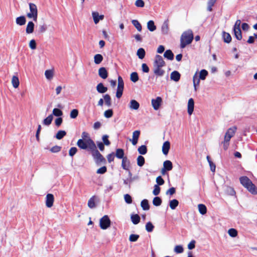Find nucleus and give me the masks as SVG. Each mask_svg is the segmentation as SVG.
I'll return each instance as SVG.
<instances>
[{"label":"nucleus","mask_w":257,"mask_h":257,"mask_svg":"<svg viewBox=\"0 0 257 257\" xmlns=\"http://www.w3.org/2000/svg\"><path fill=\"white\" fill-rule=\"evenodd\" d=\"M193 39V35L191 30L184 32L181 37L180 48H184L187 45L191 44Z\"/></svg>","instance_id":"f257e3e1"},{"label":"nucleus","mask_w":257,"mask_h":257,"mask_svg":"<svg viewBox=\"0 0 257 257\" xmlns=\"http://www.w3.org/2000/svg\"><path fill=\"white\" fill-rule=\"evenodd\" d=\"M77 145L81 149H87L90 152L92 150V149H91L93 148L92 145L94 147L96 146L94 141L90 138L85 140L83 139H79L77 142Z\"/></svg>","instance_id":"f03ea898"},{"label":"nucleus","mask_w":257,"mask_h":257,"mask_svg":"<svg viewBox=\"0 0 257 257\" xmlns=\"http://www.w3.org/2000/svg\"><path fill=\"white\" fill-rule=\"evenodd\" d=\"M93 148H91L92 150L91 151L92 156L97 165H100L101 163L105 164L106 160L103 157V156L100 153L98 150L96 148V146H93Z\"/></svg>","instance_id":"7ed1b4c3"},{"label":"nucleus","mask_w":257,"mask_h":257,"mask_svg":"<svg viewBox=\"0 0 257 257\" xmlns=\"http://www.w3.org/2000/svg\"><path fill=\"white\" fill-rule=\"evenodd\" d=\"M29 5L30 12L27 14V17L29 18H33L34 21H36L38 16L37 6L33 3H29Z\"/></svg>","instance_id":"20e7f679"},{"label":"nucleus","mask_w":257,"mask_h":257,"mask_svg":"<svg viewBox=\"0 0 257 257\" xmlns=\"http://www.w3.org/2000/svg\"><path fill=\"white\" fill-rule=\"evenodd\" d=\"M100 227L102 229H106L110 225V220L109 217L105 215L100 219Z\"/></svg>","instance_id":"39448f33"},{"label":"nucleus","mask_w":257,"mask_h":257,"mask_svg":"<svg viewBox=\"0 0 257 257\" xmlns=\"http://www.w3.org/2000/svg\"><path fill=\"white\" fill-rule=\"evenodd\" d=\"M165 65V62L162 57L160 55H157L154 63V67H162Z\"/></svg>","instance_id":"423d86ee"},{"label":"nucleus","mask_w":257,"mask_h":257,"mask_svg":"<svg viewBox=\"0 0 257 257\" xmlns=\"http://www.w3.org/2000/svg\"><path fill=\"white\" fill-rule=\"evenodd\" d=\"M236 130V127L235 126L229 128L226 132L224 139L230 141V139L234 136Z\"/></svg>","instance_id":"0eeeda50"},{"label":"nucleus","mask_w":257,"mask_h":257,"mask_svg":"<svg viewBox=\"0 0 257 257\" xmlns=\"http://www.w3.org/2000/svg\"><path fill=\"white\" fill-rule=\"evenodd\" d=\"M162 101V98L159 96L157 97L156 99L152 100V104L155 110H157L159 108Z\"/></svg>","instance_id":"6e6552de"},{"label":"nucleus","mask_w":257,"mask_h":257,"mask_svg":"<svg viewBox=\"0 0 257 257\" xmlns=\"http://www.w3.org/2000/svg\"><path fill=\"white\" fill-rule=\"evenodd\" d=\"M54 197L52 194H48L46 197V205L47 207H51L54 203Z\"/></svg>","instance_id":"1a4fd4ad"},{"label":"nucleus","mask_w":257,"mask_h":257,"mask_svg":"<svg viewBox=\"0 0 257 257\" xmlns=\"http://www.w3.org/2000/svg\"><path fill=\"white\" fill-rule=\"evenodd\" d=\"M92 16L94 21V22L95 24H97L99 23L100 20H102L104 19V15H99V13L97 12H92Z\"/></svg>","instance_id":"9d476101"},{"label":"nucleus","mask_w":257,"mask_h":257,"mask_svg":"<svg viewBox=\"0 0 257 257\" xmlns=\"http://www.w3.org/2000/svg\"><path fill=\"white\" fill-rule=\"evenodd\" d=\"M161 32L163 35H167L169 32V21L165 20L161 27Z\"/></svg>","instance_id":"9b49d317"},{"label":"nucleus","mask_w":257,"mask_h":257,"mask_svg":"<svg viewBox=\"0 0 257 257\" xmlns=\"http://www.w3.org/2000/svg\"><path fill=\"white\" fill-rule=\"evenodd\" d=\"M98 75L102 79H105L108 77V72L105 67H100L98 70Z\"/></svg>","instance_id":"f8f14e48"},{"label":"nucleus","mask_w":257,"mask_h":257,"mask_svg":"<svg viewBox=\"0 0 257 257\" xmlns=\"http://www.w3.org/2000/svg\"><path fill=\"white\" fill-rule=\"evenodd\" d=\"M194 101L193 98H191L189 99L188 102V113L189 115H191L194 110Z\"/></svg>","instance_id":"ddd939ff"},{"label":"nucleus","mask_w":257,"mask_h":257,"mask_svg":"<svg viewBox=\"0 0 257 257\" xmlns=\"http://www.w3.org/2000/svg\"><path fill=\"white\" fill-rule=\"evenodd\" d=\"M181 75L180 73L177 71H174L171 73L170 78L171 79L175 81L178 82L180 79Z\"/></svg>","instance_id":"4468645a"},{"label":"nucleus","mask_w":257,"mask_h":257,"mask_svg":"<svg viewBox=\"0 0 257 257\" xmlns=\"http://www.w3.org/2000/svg\"><path fill=\"white\" fill-rule=\"evenodd\" d=\"M240 183L245 188L248 186L249 183H251V180L246 176H242L239 178Z\"/></svg>","instance_id":"2eb2a0df"},{"label":"nucleus","mask_w":257,"mask_h":257,"mask_svg":"<svg viewBox=\"0 0 257 257\" xmlns=\"http://www.w3.org/2000/svg\"><path fill=\"white\" fill-rule=\"evenodd\" d=\"M140 135V131H135L133 132V139L132 140V143L133 145H136L138 141V139Z\"/></svg>","instance_id":"dca6fc26"},{"label":"nucleus","mask_w":257,"mask_h":257,"mask_svg":"<svg viewBox=\"0 0 257 257\" xmlns=\"http://www.w3.org/2000/svg\"><path fill=\"white\" fill-rule=\"evenodd\" d=\"M170 148V143L169 141H166L164 143L162 147V152L165 155H167Z\"/></svg>","instance_id":"f3484780"},{"label":"nucleus","mask_w":257,"mask_h":257,"mask_svg":"<svg viewBox=\"0 0 257 257\" xmlns=\"http://www.w3.org/2000/svg\"><path fill=\"white\" fill-rule=\"evenodd\" d=\"M245 188L252 194H257V188L255 187V186L252 183V182H251V183H249L248 186L246 187Z\"/></svg>","instance_id":"a211bd4d"},{"label":"nucleus","mask_w":257,"mask_h":257,"mask_svg":"<svg viewBox=\"0 0 257 257\" xmlns=\"http://www.w3.org/2000/svg\"><path fill=\"white\" fill-rule=\"evenodd\" d=\"M34 23L32 21L29 22L26 29V33L32 34V33H33L34 30Z\"/></svg>","instance_id":"6ab92c4d"},{"label":"nucleus","mask_w":257,"mask_h":257,"mask_svg":"<svg viewBox=\"0 0 257 257\" xmlns=\"http://www.w3.org/2000/svg\"><path fill=\"white\" fill-rule=\"evenodd\" d=\"M162 67H154V73L157 76V77H161L164 75L165 71L161 69Z\"/></svg>","instance_id":"aec40b11"},{"label":"nucleus","mask_w":257,"mask_h":257,"mask_svg":"<svg viewBox=\"0 0 257 257\" xmlns=\"http://www.w3.org/2000/svg\"><path fill=\"white\" fill-rule=\"evenodd\" d=\"M96 90L99 93H104L107 91V88L102 83H99L96 86Z\"/></svg>","instance_id":"412c9836"},{"label":"nucleus","mask_w":257,"mask_h":257,"mask_svg":"<svg viewBox=\"0 0 257 257\" xmlns=\"http://www.w3.org/2000/svg\"><path fill=\"white\" fill-rule=\"evenodd\" d=\"M222 38L223 39V41L226 43H229L231 41V35L227 32L223 31L222 32Z\"/></svg>","instance_id":"4be33fe9"},{"label":"nucleus","mask_w":257,"mask_h":257,"mask_svg":"<svg viewBox=\"0 0 257 257\" xmlns=\"http://www.w3.org/2000/svg\"><path fill=\"white\" fill-rule=\"evenodd\" d=\"M164 56L165 58L169 60H172L174 59V55L171 50H167L164 52Z\"/></svg>","instance_id":"5701e85b"},{"label":"nucleus","mask_w":257,"mask_h":257,"mask_svg":"<svg viewBox=\"0 0 257 257\" xmlns=\"http://www.w3.org/2000/svg\"><path fill=\"white\" fill-rule=\"evenodd\" d=\"M140 107L139 103L136 100H131L130 103V108L132 109L137 110Z\"/></svg>","instance_id":"b1692460"},{"label":"nucleus","mask_w":257,"mask_h":257,"mask_svg":"<svg viewBox=\"0 0 257 257\" xmlns=\"http://www.w3.org/2000/svg\"><path fill=\"white\" fill-rule=\"evenodd\" d=\"M147 28L151 32H154L156 30L157 27L155 26L154 22L153 21L150 20L147 23Z\"/></svg>","instance_id":"393cba45"},{"label":"nucleus","mask_w":257,"mask_h":257,"mask_svg":"<svg viewBox=\"0 0 257 257\" xmlns=\"http://www.w3.org/2000/svg\"><path fill=\"white\" fill-rule=\"evenodd\" d=\"M163 168L168 171H171L173 168L172 163L169 160L165 161L163 163Z\"/></svg>","instance_id":"a878e982"},{"label":"nucleus","mask_w":257,"mask_h":257,"mask_svg":"<svg viewBox=\"0 0 257 257\" xmlns=\"http://www.w3.org/2000/svg\"><path fill=\"white\" fill-rule=\"evenodd\" d=\"M97 198V197L95 196H93L91 197L88 201V206L90 208H94L95 207L96 205L95 203V200Z\"/></svg>","instance_id":"bb28decb"},{"label":"nucleus","mask_w":257,"mask_h":257,"mask_svg":"<svg viewBox=\"0 0 257 257\" xmlns=\"http://www.w3.org/2000/svg\"><path fill=\"white\" fill-rule=\"evenodd\" d=\"M26 22V18L25 16H22L17 18L16 22V24L20 26H23L25 24Z\"/></svg>","instance_id":"cd10ccee"},{"label":"nucleus","mask_w":257,"mask_h":257,"mask_svg":"<svg viewBox=\"0 0 257 257\" xmlns=\"http://www.w3.org/2000/svg\"><path fill=\"white\" fill-rule=\"evenodd\" d=\"M103 57L101 54H97L94 56V62L95 64H99L101 63Z\"/></svg>","instance_id":"c85d7f7f"},{"label":"nucleus","mask_w":257,"mask_h":257,"mask_svg":"<svg viewBox=\"0 0 257 257\" xmlns=\"http://www.w3.org/2000/svg\"><path fill=\"white\" fill-rule=\"evenodd\" d=\"M141 206L144 210H148L150 209L149 201L147 199H143L141 201Z\"/></svg>","instance_id":"c756f323"},{"label":"nucleus","mask_w":257,"mask_h":257,"mask_svg":"<svg viewBox=\"0 0 257 257\" xmlns=\"http://www.w3.org/2000/svg\"><path fill=\"white\" fill-rule=\"evenodd\" d=\"M131 219L132 222L134 224H137L140 221V217L137 214H132L131 216Z\"/></svg>","instance_id":"7c9ffc66"},{"label":"nucleus","mask_w":257,"mask_h":257,"mask_svg":"<svg viewBox=\"0 0 257 257\" xmlns=\"http://www.w3.org/2000/svg\"><path fill=\"white\" fill-rule=\"evenodd\" d=\"M124 150L122 149H117L116 150L115 156L118 159L124 158Z\"/></svg>","instance_id":"2f4dec72"},{"label":"nucleus","mask_w":257,"mask_h":257,"mask_svg":"<svg viewBox=\"0 0 257 257\" xmlns=\"http://www.w3.org/2000/svg\"><path fill=\"white\" fill-rule=\"evenodd\" d=\"M178 205H179V201L176 199H174L172 200H170L169 202L170 207L172 210L175 209L176 208V207L178 206Z\"/></svg>","instance_id":"473e14b6"},{"label":"nucleus","mask_w":257,"mask_h":257,"mask_svg":"<svg viewBox=\"0 0 257 257\" xmlns=\"http://www.w3.org/2000/svg\"><path fill=\"white\" fill-rule=\"evenodd\" d=\"M234 35L238 40H241L242 39V34L241 29H233Z\"/></svg>","instance_id":"72a5a7b5"},{"label":"nucleus","mask_w":257,"mask_h":257,"mask_svg":"<svg viewBox=\"0 0 257 257\" xmlns=\"http://www.w3.org/2000/svg\"><path fill=\"white\" fill-rule=\"evenodd\" d=\"M103 97L104 98L105 104L106 105H107L108 107H110L111 105V97L110 95L108 94H106L103 96Z\"/></svg>","instance_id":"f704fd0d"},{"label":"nucleus","mask_w":257,"mask_h":257,"mask_svg":"<svg viewBox=\"0 0 257 257\" xmlns=\"http://www.w3.org/2000/svg\"><path fill=\"white\" fill-rule=\"evenodd\" d=\"M199 213L202 215H204L207 212V208L204 204H199L198 206Z\"/></svg>","instance_id":"c9c22d12"},{"label":"nucleus","mask_w":257,"mask_h":257,"mask_svg":"<svg viewBox=\"0 0 257 257\" xmlns=\"http://www.w3.org/2000/svg\"><path fill=\"white\" fill-rule=\"evenodd\" d=\"M146 52L144 48H139L137 53V55L140 59H143L145 56Z\"/></svg>","instance_id":"e433bc0d"},{"label":"nucleus","mask_w":257,"mask_h":257,"mask_svg":"<svg viewBox=\"0 0 257 257\" xmlns=\"http://www.w3.org/2000/svg\"><path fill=\"white\" fill-rule=\"evenodd\" d=\"M132 23L139 32H141L142 31V25L138 20H133L132 21Z\"/></svg>","instance_id":"4c0bfd02"},{"label":"nucleus","mask_w":257,"mask_h":257,"mask_svg":"<svg viewBox=\"0 0 257 257\" xmlns=\"http://www.w3.org/2000/svg\"><path fill=\"white\" fill-rule=\"evenodd\" d=\"M66 135V132L65 131L60 130L56 134L55 137L58 140H61Z\"/></svg>","instance_id":"58836bf2"},{"label":"nucleus","mask_w":257,"mask_h":257,"mask_svg":"<svg viewBox=\"0 0 257 257\" xmlns=\"http://www.w3.org/2000/svg\"><path fill=\"white\" fill-rule=\"evenodd\" d=\"M53 117L52 114H50L48 117L43 120V124L46 125H49L53 120Z\"/></svg>","instance_id":"ea45409f"},{"label":"nucleus","mask_w":257,"mask_h":257,"mask_svg":"<svg viewBox=\"0 0 257 257\" xmlns=\"http://www.w3.org/2000/svg\"><path fill=\"white\" fill-rule=\"evenodd\" d=\"M139 77L137 72H134L131 73L130 76V79L132 82L135 83L139 80Z\"/></svg>","instance_id":"a19ab883"},{"label":"nucleus","mask_w":257,"mask_h":257,"mask_svg":"<svg viewBox=\"0 0 257 257\" xmlns=\"http://www.w3.org/2000/svg\"><path fill=\"white\" fill-rule=\"evenodd\" d=\"M12 82L13 86L14 88H16L18 87L20 82H19V78L17 76H14L13 77L12 80Z\"/></svg>","instance_id":"79ce46f5"},{"label":"nucleus","mask_w":257,"mask_h":257,"mask_svg":"<svg viewBox=\"0 0 257 257\" xmlns=\"http://www.w3.org/2000/svg\"><path fill=\"white\" fill-rule=\"evenodd\" d=\"M127 163L128 165L130 164V161L127 160L126 157L122 159L121 167L123 169L125 170H128V166H127L126 163Z\"/></svg>","instance_id":"37998d69"},{"label":"nucleus","mask_w":257,"mask_h":257,"mask_svg":"<svg viewBox=\"0 0 257 257\" xmlns=\"http://www.w3.org/2000/svg\"><path fill=\"white\" fill-rule=\"evenodd\" d=\"M162 200L161 198L160 197H157V196L154 197V198L153 199V204L155 206H159L161 205V204H162Z\"/></svg>","instance_id":"c03bdc74"},{"label":"nucleus","mask_w":257,"mask_h":257,"mask_svg":"<svg viewBox=\"0 0 257 257\" xmlns=\"http://www.w3.org/2000/svg\"><path fill=\"white\" fill-rule=\"evenodd\" d=\"M124 88V82L122 77L120 76L118 77V86L117 89L123 90Z\"/></svg>","instance_id":"a18cd8bd"},{"label":"nucleus","mask_w":257,"mask_h":257,"mask_svg":"<svg viewBox=\"0 0 257 257\" xmlns=\"http://www.w3.org/2000/svg\"><path fill=\"white\" fill-rule=\"evenodd\" d=\"M138 151L141 155H145L147 153V147L146 145H142L139 147Z\"/></svg>","instance_id":"49530a36"},{"label":"nucleus","mask_w":257,"mask_h":257,"mask_svg":"<svg viewBox=\"0 0 257 257\" xmlns=\"http://www.w3.org/2000/svg\"><path fill=\"white\" fill-rule=\"evenodd\" d=\"M52 114L57 117H61L63 115V112L61 109L55 108L53 110Z\"/></svg>","instance_id":"de8ad7c7"},{"label":"nucleus","mask_w":257,"mask_h":257,"mask_svg":"<svg viewBox=\"0 0 257 257\" xmlns=\"http://www.w3.org/2000/svg\"><path fill=\"white\" fill-rule=\"evenodd\" d=\"M145 163V160L144 157L140 155L137 158V164L140 167H142Z\"/></svg>","instance_id":"09e8293b"},{"label":"nucleus","mask_w":257,"mask_h":257,"mask_svg":"<svg viewBox=\"0 0 257 257\" xmlns=\"http://www.w3.org/2000/svg\"><path fill=\"white\" fill-rule=\"evenodd\" d=\"M208 71L205 69H202L200 71L199 78L201 80H204L207 76Z\"/></svg>","instance_id":"8fccbe9b"},{"label":"nucleus","mask_w":257,"mask_h":257,"mask_svg":"<svg viewBox=\"0 0 257 257\" xmlns=\"http://www.w3.org/2000/svg\"><path fill=\"white\" fill-rule=\"evenodd\" d=\"M217 0H209L207 3V11L211 12L212 11V7L214 5Z\"/></svg>","instance_id":"3c124183"},{"label":"nucleus","mask_w":257,"mask_h":257,"mask_svg":"<svg viewBox=\"0 0 257 257\" xmlns=\"http://www.w3.org/2000/svg\"><path fill=\"white\" fill-rule=\"evenodd\" d=\"M207 160L209 164L211 171L213 172H214L216 168L215 165L212 162L209 156H207Z\"/></svg>","instance_id":"603ef678"},{"label":"nucleus","mask_w":257,"mask_h":257,"mask_svg":"<svg viewBox=\"0 0 257 257\" xmlns=\"http://www.w3.org/2000/svg\"><path fill=\"white\" fill-rule=\"evenodd\" d=\"M154 228V226L151 222H148L146 224V229L149 232L153 231Z\"/></svg>","instance_id":"864d4df0"},{"label":"nucleus","mask_w":257,"mask_h":257,"mask_svg":"<svg viewBox=\"0 0 257 257\" xmlns=\"http://www.w3.org/2000/svg\"><path fill=\"white\" fill-rule=\"evenodd\" d=\"M113 114V110L111 109L106 110L104 112V116L107 118H110L112 116Z\"/></svg>","instance_id":"5fc2aeb1"},{"label":"nucleus","mask_w":257,"mask_h":257,"mask_svg":"<svg viewBox=\"0 0 257 257\" xmlns=\"http://www.w3.org/2000/svg\"><path fill=\"white\" fill-rule=\"evenodd\" d=\"M228 234L232 237H235L237 235V231L234 228H230L228 231Z\"/></svg>","instance_id":"6e6d98bb"},{"label":"nucleus","mask_w":257,"mask_h":257,"mask_svg":"<svg viewBox=\"0 0 257 257\" xmlns=\"http://www.w3.org/2000/svg\"><path fill=\"white\" fill-rule=\"evenodd\" d=\"M45 75L47 79L50 80L53 76V73L51 70H47L45 72Z\"/></svg>","instance_id":"4d7b16f0"},{"label":"nucleus","mask_w":257,"mask_h":257,"mask_svg":"<svg viewBox=\"0 0 257 257\" xmlns=\"http://www.w3.org/2000/svg\"><path fill=\"white\" fill-rule=\"evenodd\" d=\"M78 115V110L77 109H72L70 114V116L71 118H76Z\"/></svg>","instance_id":"13d9d810"},{"label":"nucleus","mask_w":257,"mask_h":257,"mask_svg":"<svg viewBox=\"0 0 257 257\" xmlns=\"http://www.w3.org/2000/svg\"><path fill=\"white\" fill-rule=\"evenodd\" d=\"M108 136L107 135H104L102 137V140L103 141V143L106 146H109L110 144V142L108 140Z\"/></svg>","instance_id":"bf43d9fd"},{"label":"nucleus","mask_w":257,"mask_h":257,"mask_svg":"<svg viewBox=\"0 0 257 257\" xmlns=\"http://www.w3.org/2000/svg\"><path fill=\"white\" fill-rule=\"evenodd\" d=\"M226 193L230 195L233 196L235 194L234 189L231 187L227 186L225 190Z\"/></svg>","instance_id":"052dcab7"},{"label":"nucleus","mask_w":257,"mask_h":257,"mask_svg":"<svg viewBox=\"0 0 257 257\" xmlns=\"http://www.w3.org/2000/svg\"><path fill=\"white\" fill-rule=\"evenodd\" d=\"M196 75V74H195L193 77V85L195 90L197 89V86L199 85L200 82V79L197 78Z\"/></svg>","instance_id":"680f3d73"},{"label":"nucleus","mask_w":257,"mask_h":257,"mask_svg":"<svg viewBox=\"0 0 257 257\" xmlns=\"http://www.w3.org/2000/svg\"><path fill=\"white\" fill-rule=\"evenodd\" d=\"M47 29V26L45 24H43L42 25H40L39 27L38 33H44Z\"/></svg>","instance_id":"e2e57ef3"},{"label":"nucleus","mask_w":257,"mask_h":257,"mask_svg":"<svg viewBox=\"0 0 257 257\" xmlns=\"http://www.w3.org/2000/svg\"><path fill=\"white\" fill-rule=\"evenodd\" d=\"M139 238V235L138 234H132L130 235L129 240L131 242L136 241Z\"/></svg>","instance_id":"0e129e2a"},{"label":"nucleus","mask_w":257,"mask_h":257,"mask_svg":"<svg viewBox=\"0 0 257 257\" xmlns=\"http://www.w3.org/2000/svg\"><path fill=\"white\" fill-rule=\"evenodd\" d=\"M183 247L182 245H178L175 247L174 251L177 253H181L183 251Z\"/></svg>","instance_id":"69168bd1"},{"label":"nucleus","mask_w":257,"mask_h":257,"mask_svg":"<svg viewBox=\"0 0 257 257\" xmlns=\"http://www.w3.org/2000/svg\"><path fill=\"white\" fill-rule=\"evenodd\" d=\"M61 147L60 146L56 145L51 148L50 151L52 153H56L60 152L61 151Z\"/></svg>","instance_id":"338daca9"},{"label":"nucleus","mask_w":257,"mask_h":257,"mask_svg":"<svg viewBox=\"0 0 257 257\" xmlns=\"http://www.w3.org/2000/svg\"><path fill=\"white\" fill-rule=\"evenodd\" d=\"M124 199L125 202L127 204H131L132 202V198L130 195L126 194L124 196Z\"/></svg>","instance_id":"774afa93"}]
</instances>
